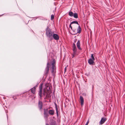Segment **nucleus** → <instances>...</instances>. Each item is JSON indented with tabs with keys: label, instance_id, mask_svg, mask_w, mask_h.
<instances>
[{
	"label": "nucleus",
	"instance_id": "nucleus-1",
	"mask_svg": "<svg viewBox=\"0 0 125 125\" xmlns=\"http://www.w3.org/2000/svg\"><path fill=\"white\" fill-rule=\"evenodd\" d=\"M46 35L47 37L48 38L50 41L52 40V35L54 32L52 31V29H50L48 26H47L45 30Z\"/></svg>",
	"mask_w": 125,
	"mask_h": 125
},
{
	"label": "nucleus",
	"instance_id": "nucleus-2",
	"mask_svg": "<svg viewBox=\"0 0 125 125\" xmlns=\"http://www.w3.org/2000/svg\"><path fill=\"white\" fill-rule=\"evenodd\" d=\"M39 90L38 93L39 95L40 96L39 97L41 99L42 97H44V98H46L47 96V93L44 90L42 95V84H41L39 87Z\"/></svg>",
	"mask_w": 125,
	"mask_h": 125
},
{
	"label": "nucleus",
	"instance_id": "nucleus-3",
	"mask_svg": "<svg viewBox=\"0 0 125 125\" xmlns=\"http://www.w3.org/2000/svg\"><path fill=\"white\" fill-rule=\"evenodd\" d=\"M50 64L48 62L47 64V66L45 69V70L44 72V73L46 75H47L48 73L49 72V70L50 69Z\"/></svg>",
	"mask_w": 125,
	"mask_h": 125
},
{
	"label": "nucleus",
	"instance_id": "nucleus-4",
	"mask_svg": "<svg viewBox=\"0 0 125 125\" xmlns=\"http://www.w3.org/2000/svg\"><path fill=\"white\" fill-rule=\"evenodd\" d=\"M44 118L46 119H47L49 116V115L48 114V110L47 109H44Z\"/></svg>",
	"mask_w": 125,
	"mask_h": 125
},
{
	"label": "nucleus",
	"instance_id": "nucleus-5",
	"mask_svg": "<svg viewBox=\"0 0 125 125\" xmlns=\"http://www.w3.org/2000/svg\"><path fill=\"white\" fill-rule=\"evenodd\" d=\"M52 36V40L53 39L56 41L59 39V36L57 34L54 33Z\"/></svg>",
	"mask_w": 125,
	"mask_h": 125
},
{
	"label": "nucleus",
	"instance_id": "nucleus-6",
	"mask_svg": "<svg viewBox=\"0 0 125 125\" xmlns=\"http://www.w3.org/2000/svg\"><path fill=\"white\" fill-rule=\"evenodd\" d=\"M72 47L73 53L74 54H76L77 53V49L75 44L74 43L73 44Z\"/></svg>",
	"mask_w": 125,
	"mask_h": 125
},
{
	"label": "nucleus",
	"instance_id": "nucleus-7",
	"mask_svg": "<svg viewBox=\"0 0 125 125\" xmlns=\"http://www.w3.org/2000/svg\"><path fill=\"white\" fill-rule=\"evenodd\" d=\"M50 71L53 75H54L56 73V67H52L50 68Z\"/></svg>",
	"mask_w": 125,
	"mask_h": 125
},
{
	"label": "nucleus",
	"instance_id": "nucleus-8",
	"mask_svg": "<svg viewBox=\"0 0 125 125\" xmlns=\"http://www.w3.org/2000/svg\"><path fill=\"white\" fill-rule=\"evenodd\" d=\"M106 120V118H102L100 121L99 122V123L100 124L102 125L104 123Z\"/></svg>",
	"mask_w": 125,
	"mask_h": 125
},
{
	"label": "nucleus",
	"instance_id": "nucleus-9",
	"mask_svg": "<svg viewBox=\"0 0 125 125\" xmlns=\"http://www.w3.org/2000/svg\"><path fill=\"white\" fill-rule=\"evenodd\" d=\"M94 60H93L91 59H90L88 60V63L90 65H93L94 63Z\"/></svg>",
	"mask_w": 125,
	"mask_h": 125
},
{
	"label": "nucleus",
	"instance_id": "nucleus-10",
	"mask_svg": "<svg viewBox=\"0 0 125 125\" xmlns=\"http://www.w3.org/2000/svg\"><path fill=\"white\" fill-rule=\"evenodd\" d=\"M38 106L40 110H41L43 106V104L42 102L40 101V100L38 102Z\"/></svg>",
	"mask_w": 125,
	"mask_h": 125
},
{
	"label": "nucleus",
	"instance_id": "nucleus-11",
	"mask_svg": "<svg viewBox=\"0 0 125 125\" xmlns=\"http://www.w3.org/2000/svg\"><path fill=\"white\" fill-rule=\"evenodd\" d=\"M76 46L79 50H82V49L80 47V42L79 40H78L77 41L76 44Z\"/></svg>",
	"mask_w": 125,
	"mask_h": 125
},
{
	"label": "nucleus",
	"instance_id": "nucleus-12",
	"mask_svg": "<svg viewBox=\"0 0 125 125\" xmlns=\"http://www.w3.org/2000/svg\"><path fill=\"white\" fill-rule=\"evenodd\" d=\"M80 99L81 102V105L82 106L83 104L84 100L83 97L82 96H80Z\"/></svg>",
	"mask_w": 125,
	"mask_h": 125
},
{
	"label": "nucleus",
	"instance_id": "nucleus-13",
	"mask_svg": "<svg viewBox=\"0 0 125 125\" xmlns=\"http://www.w3.org/2000/svg\"><path fill=\"white\" fill-rule=\"evenodd\" d=\"M54 105L55 106V108L56 109V113L57 114V117L58 116H59V114H58V109L57 107V104L55 103H54Z\"/></svg>",
	"mask_w": 125,
	"mask_h": 125
},
{
	"label": "nucleus",
	"instance_id": "nucleus-14",
	"mask_svg": "<svg viewBox=\"0 0 125 125\" xmlns=\"http://www.w3.org/2000/svg\"><path fill=\"white\" fill-rule=\"evenodd\" d=\"M78 25V27L77 29L76 33H80L81 31V28L79 24Z\"/></svg>",
	"mask_w": 125,
	"mask_h": 125
},
{
	"label": "nucleus",
	"instance_id": "nucleus-15",
	"mask_svg": "<svg viewBox=\"0 0 125 125\" xmlns=\"http://www.w3.org/2000/svg\"><path fill=\"white\" fill-rule=\"evenodd\" d=\"M49 114H50L52 115H53L54 113V111L53 110H50L48 111Z\"/></svg>",
	"mask_w": 125,
	"mask_h": 125
},
{
	"label": "nucleus",
	"instance_id": "nucleus-16",
	"mask_svg": "<svg viewBox=\"0 0 125 125\" xmlns=\"http://www.w3.org/2000/svg\"><path fill=\"white\" fill-rule=\"evenodd\" d=\"M4 107L6 108H4V109L5 110H6V115H7V118H8V115H7V112H8V111H7V104H6V105H5V104L4 103V104L3 106L4 107Z\"/></svg>",
	"mask_w": 125,
	"mask_h": 125
},
{
	"label": "nucleus",
	"instance_id": "nucleus-17",
	"mask_svg": "<svg viewBox=\"0 0 125 125\" xmlns=\"http://www.w3.org/2000/svg\"><path fill=\"white\" fill-rule=\"evenodd\" d=\"M52 63V66L53 67H56L55 66V61L54 59L51 62Z\"/></svg>",
	"mask_w": 125,
	"mask_h": 125
},
{
	"label": "nucleus",
	"instance_id": "nucleus-18",
	"mask_svg": "<svg viewBox=\"0 0 125 125\" xmlns=\"http://www.w3.org/2000/svg\"><path fill=\"white\" fill-rule=\"evenodd\" d=\"M36 88L35 87H34L33 88L31 89V92L32 93L34 94L35 93V89Z\"/></svg>",
	"mask_w": 125,
	"mask_h": 125
},
{
	"label": "nucleus",
	"instance_id": "nucleus-19",
	"mask_svg": "<svg viewBox=\"0 0 125 125\" xmlns=\"http://www.w3.org/2000/svg\"><path fill=\"white\" fill-rule=\"evenodd\" d=\"M73 16L75 18H78V15L77 13H74L73 14Z\"/></svg>",
	"mask_w": 125,
	"mask_h": 125
},
{
	"label": "nucleus",
	"instance_id": "nucleus-20",
	"mask_svg": "<svg viewBox=\"0 0 125 125\" xmlns=\"http://www.w3.org/2000/svg\"><path fill=\"white\" fill-rule=\"evenodd\" d=\"M71 24H78V25H79V24L78 22L77 21H73L71 22Z\"/></svg>",
	"mask_w": 125,
	"mask_h": 125
},
{
	"label": "nucleus",
	"instance_id": "nucleus-21",
	"mask_svg": "<svg viewBox=\"0 0 125 125\" xmlns=\"http://www.w3.org/2000/svg\"><path fill=\"white\" fill-rule=\"evenodd\" d=\"M69 15L70 16L72 17L73 16V13L72 11H70L69 12Z\"/></svg>",
	"mask_w": 125,
	"mask_h": 125
},
{
	"label": "nucleus",
	"instance_id": "nucleus-22",
	"mask_svg": "<svg viewBox=\"0 0 125 125\" xmlns=\"http://www.w3.org/2000/svg\"><path fill=\"white\" fill-rule=\"evenodd\" d=\"M72 30L73 31V35H75L77 33H76L77 32L76 31V29H72Z\"/></svg>",
	"mask_w": 125,
	"mask_h": 125
},
{
	"label": "nucleus",
	"instance_id": "nucleus-23",
	"mask_svg": "<svg viewBox=\"0 0 125 125\" xmlns=\"http://www.w3.org/2000/svg\"><path fill=\"white\" fill-rule=\"evenodd\" d=\"M91 58L90 59H92L93 60H95V59L94 57L93 54H91Z\"/></svg>",
	"mask_w": 125,
	"mask_h": 125
},
{
	"label": "nucleus",
	"instance_id": "nucleus-24",
	"mask_svg": "<svg viewBox=\"0 0 125 125\" xmlns=\"http://www.w3.org/2000/svg\"><path fill=\"white\" fill-rule=\"evenodd\" d=\"M19 96V95L17 94L15 95V96H13L12 97V98H13L15 100L17 99V98L15 97L18 96Z\"/></svg>",
	"mask_w": 125,
	"mask_h": 125
},
{
	"label": "nucleus",
	"instance_id": "nucleus-25",
	"mask_svg": "<svg viewBox=\"0 0 125 125\" xmlns=\"http://www.w3.org/2000/svg\"><path fill=\"white\" fill-rule=\"evenodd\" d=\"M90 73L89 72L88 73H86L85 75H86L87 76L89 77L90 76Z\"/></svg>",
	"mask_w": 125,
	"mask_h": 125
},
{
	"label": "nucleus",
	"instance_id": "nucleus-26",
	"mask_svg": "<svg viewBox=\"0 0 125 125\" xmlns=\"http://www.w3.org/2000/svg\"><path fill=\"white\" fill-rule=\"evenodd\" d=\"M54 16L53 14L51 15V19L52 20L54 19Z\"/></svg>",
	"mask_w": 125,
	"mask_h": 125
},
{
	"label": "nucleus",
	"instance_id": "nucleus-27",
	"mask_svg": "<svg viewBox=\"0 0 125 125\" xmlns=\"http://www.w3.org/2000/svg\"><path fill=\"white\" fill-rule=\"evenodd\" d=\"M72 24H71V23H70V24L69 25V27L72 30V27L71 25Z\"/></svg>",
	"mask_w": 125,
	"mask_h": 125
},
{
	"label": "nucleus",
	"instance_id": "nucleus-28",
	"mask_svg": "<svg viewBox=\"0 0 125 125\" xmlns=\"http://www.w3.org/2000/svg\"><path fill=\"white\" fill-rule=\"evenodd\" d=\"M77 40L76 39H75L74 41V43L76 42Z\"/></svg>",
	"mask_w": 125,
	"mask_h": 125
},
{
	"label": "nucleus",
	"instance_id": "nucleus-29",
	"mask_svg": "<svg viewBox=\"0 0 125 125\" xmlns=\"http://www.w3.org/2000/svg\"><path fill=\"white\" fill-rule=\"evenodd\" d=\"M66 67H65L64 69V72H65L66 71Z\"/></svg>",
	"mask_w": 125,
	"mask_h": 125
},
{
	"label": "nucleus",
	"instance_id": "nucleus-30",
	"mask_svg": "<svg viewBox=\"0 0 125 125\" xmlns=\"http://www.w3.org/2000/svg\"><path fill=\"white\" fill-rule=\"evenodd\" d=\"M89 123V122H88V121L87 122V123H86V124L85 125H87L88 123Z\"/></svg>",
	"mask_w": 125,
	"mask_h": 125
},
{
	"label": "nucleus",
	"instance_id": "nucleus-31",
	"mask_svg": "<svg viewBox=\"0 0 125 125\" xmlns=\"http://www.w3.org/2000/svg\"><path fill=\"white\" fill-rule=\"evenodd\" d=\"M35 18V20L37 18Z\"/></svg>",
	"mask_w": 125,
	"mask_h": 125
},
{
	"label": "nucleus",
	"instance_id": "nucleus-32",
	"mask_svg": "<svg viewBox=\"0 0 125 125\" xmlns=\"http://www.w3.org/2000/svg\"><path fill=\"white\" fill-rule=\"evenodd\" d=\"M37 85H36V86H35V87H37Z\"/></svg>",
	"mask_w": 125,
	"mask_h": 125
},
{
	"label": "nucleus",
	"instance_id": "nucleus-33",
	"mask_svg": "<svg viewBox=\"0 0 125 125\" xmlns=\"http://www.w3.org/2000/svg\"><path fill=\"white\" fill-rule=\"evenodd\" d=\"M48 87L49 89H50V87Z\"/></svg>",
	"mask_w": 125,
	"mask_h": 125
},
{
	"label": "nucleus",
	"instance_id": "nucleus-34",
	"mask_svg": "<svg viewBox=\"0 0 125 125\" xmlns=\"http://www.w3.org/2000/svg\"><path fill=\"white\" fill-rule=\"evenodd\" d=\"M46 125H48V124H46Z\"/></svg>",
	"mask_w": 125,
	"mask_h": 125
},
{
	"label": "nucleus",
	"instance_id": "nucleus-35",
	"mask_svg": "<svg viewBox=\"0 0 125 125\" xmlns=\"http://www.w3.org/2000/svg\"><path fill=\"white\" fill-rule=\"evenodd\" d=\"M41 19V20H43V19Z\"/></svg>",
	"mask_w": 125,
	"mask_h": 125
},
{
	"label": "nucleus",
	"instance_id": "nucleus-36",
	"mask_svg": "<svg viewBox=\"0 0 125 125\" xmlns=\"http://www.w3.org/2000/svg\"><path fill=\"white\" fill-rule=\"evenodd\" d=\"M56 7L55 8V9H56Z\"/></svg>",
	"mask_w": 125,
	"mask_h": 125
}]
</instances>
